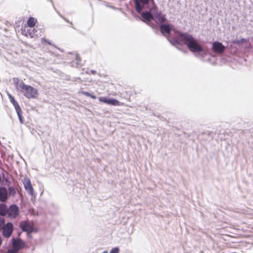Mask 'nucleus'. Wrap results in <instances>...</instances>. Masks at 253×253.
Wrapping results in <instances>:
<instances>
[{
	"instance_id": "obj_1",
	"label": "nucleus",
	"mask_w": 253,
	"mask_h": 253,
	"mask_svg": "<svg viewBox=\"0 0 253 253\" xmlns=\"http://www.w3.org/2000/svg\"><path fill=\"white\" fill-rule=\"evenodd\" d=\"M174 42L177 44L180 42L186 45L188 49L192 52H201L203 48L198 42L190 34L187 33H179V39H175Z\"/></svg>"
},
{
	"instance_id": "obj_2",
	"label": "nucleus",
	"mask_w": 253,
	"mask_h": 253,
	"mask_svg": "<svg viewBox=\"0 0 253 253\" xmlns=\"http://www.w3.org/2000/svg\"><path fill=\"white\" fill-rule=\"evenodd\" d=\"M16 88L19 90L24 95L29 99L35 98L38 94V89L25 84L23 81H20L18 79L14 80Z\"/></svg>"
},
{
	"instance_id": "obj_3",
	"label": "nucleus",
	"mask_w": 253,
	"mask_h": 253,
	"mask_svg": "<svg viewBox=\"0 0 253 253\" xmlns=\"http://www.w3.org/2000/svg\"><path fill=\"white\" fill-rule=\"evenodd\" d=\"M136 94V92L132 87H127L125 88L124 93H119V96L121 98L125 99L130 102L131 101V96Z\"/></svg>"
},
{
	"instance_id": "obj_4",
	"label": "nucleus",
	"mask_w": 253,
	"mask_h": 253,
	"mask_svg": "<svg viewBox=\"0 0 253 253\" xmlns=\"http://www.w3.org/2000/svg\"><path fill=\"white\" fill-rule=\"evenodd\" d=\"M99 102L113 106H123L124 103L120 102L114 98H108L105 97H100L98 98Z\"/></svg>"
},
{
	"instance_id": "obj_5",
	"label": "nucleus",
	"mask_w": 253,
	"mask_h": 253,
	"mask_svg": "<svg viewBox=\"0 0 253 253\" xmlns=\"http://www.w3.org/2000/svg\"><path fill=\"white\" fill-rule=\"evenodd\" d=\"M135 2L136 10L138 13H140L143 9V5L147 4L151 1L154 4V0H134Z\"/></svg>"
},
{
	"instance_id": "obj_6",
	"label": "nucleus",
	"mask_w": 253,
	"mask_h": 253,
	"mask_svg": "<svg viewBox=\"0 0 253 253\" xmlns=\"http://www.w3.org/2000/svg\"><path fill=\"white\" fill-rule=\"evenodd\" d=\"M19 211L18 207L16 205H12L7 210V214L9 217L14 218L19 214Z\"/></svg>"
},
{
	"instance_id": "obj_7",
	"label": "nucleus",
	"mask_w": 253,
	"mask_h": 253,
	"mask_svg": "<svg viewBox=\"0 0 253 253\" xmlns=\"http://www.w3.org/2000/svg\"><path fill=\"white\" fill-rule=\"evenodd\" d=\"M21 228L23 231L30 233L35 231V228L33 223L29 221H24L21 223Z\"/></svg>"
},
{
	"instance_id": "obj_8",
	"label": "nucleus",
	"mask_w": 253,
	"mask_h": 253,
	"mask_svg": "<svg viewBox=\"0 0 253 253\" xmlns=\"http://www.w3.org/2000/svg\"><path fill=\"white\" fill-rule=\"evenodd\" d=\"M3 235L6 238H8L11 235L13 231V224L8 222L6 225H4L3 228Z\"/></svg>"
},
{
	"instance_id": "obj_9",
	"label": "nucleus",
	"mask_w": 253,
	"mask_h": 253,
	"mask_svg": "<svg viewBox=\"0 0 253 253\" xmlns=\"http://www.w3.org/2000/svg\"><path fill=\"white\" fill-rule=\"evenodd\" d=\"M9 98L10 99V102L13 104L14 105L15 109L16 111V112L17 113V115L20 120L21 121V109L20 108V106L17 103V102L15 100L14 98L10 94H8Z\"/></svg>"
},
{
	"instance_id": "obj_10",
	"label": "nucleus",
	"mask_w": 253,
	"mask_h": 253,
	"mask_svg": "<svg viewBox=\"0 0 253 253\" xmlns=\"http://www.w3.org/2000/svg\"><path fill=\"white\" fill-rule=\"evenodd\" d=\"M212 49L216 53H221L225 50V47L221 42H214L212 43Z\"/></svg>"
},
{
	"instance_id": "obj_11",
	"label": "nucleus",
	"mask_w": 253,
	"mask_h": 253,
	"mask_svg": "<svg viewBox=\"0 0 253 253\" xmlns=\"http://www.w3.org/2000/svg\"><path fill=\"white\" fill-rule=\"evenodd\" d=\"M23 184L25 189L28 192V193L33 195L34 194V189L32 185L31 180L27 178H25L23 180Z\"/></svg>"
},
{
	"instance_id": "obj_12",
	"label": "nucleus",
	"mask_w": 253,
	"mask_h": 253,
	"mask_svg": "<svg viewBox=\"0 0 253 253\" xmlns=\"http://www.w3.org/2000/svg\"><path fill=\"white\" fill-rule=\"evenodd\" d=\"M25 246L24 242H23L21 239H14L12 243V247L18 252L20 249L24 248Z\"/></svg>"
},
{
	"instance_id": "obj_13",
	"label": "nucleus",
	"mask_w": 253,
	"mask_h": 253,
	"mask_svg": "<svg viewBox=\"0 0 253 253\" xmlns=\"http://www.w3.org/2000/svg\"><path fill=\"white\" fill-rule=\"evenodd\" d=\"M160 30L163 35L167 36L170 34L171 27L169 25L163 24L160 26Z\"/></svg>"
},
{
	"instance_id": "obj_14",
	"label": "nucleus",
	"mask_w": 253,
	"mask_h": 253,
	"mask_svg": "<svg viewBox=\"0 0 253 253\" xmlns=\"http://www.w3.org/2000/svg\"><path fill=\"white\" fill-rule=\"evenodd\" d=\"M7 190L4 187H0V201L5 202L7 199Z\"/></svg>"
},
{
	"instance_id": "obj_15",
	"label": "nucleus",
	"mask_w": 253,
	"mask_h": 253,
	"mask_svg": "<svg viewBox=\"0 0 253 253\" xmlns=\"http://www.w3.org/2000/svg\"><path fill=\"white\" fill-rule=\"evenodd\" d=\"M29 27L27 26L26 25L22 28L21 29L22 33L23 35L28 37L29 36L31 38L33 37L34 35V30H31L30 28H28Z\"/></svg>"
},
{
	"instance_id": "obj_16",
	"label": "nucleus",
	"mask_w": 253,
	"mask_h": 253,
	"mask_svg": "<svg viewBox=\"0 0 253 253\" xmlns=\"http://www.w3.org/2000/svg\"><path fill=\"white\" fill-rule=\"evenodd\" d=\"M37 22V19H35L34 17H30L29 18L27 21L26 26L29 27L30 28H33L35 26Z\"/></svg>"
},
{
	"instance_id": "obj_17",
	"label": "nucleus",
	"mask_w": 253,
	"mask_h": 253,
	"mask_svg": "<svg viewBox=\"0 0 253 253\" xmlns=\"http://www.w3.org/2000/svg\"><path fill=\"white\" fill-rule=\"evenodd\" d=\"M142 17L146 21H150L153 19V17L150 12H143L141 14Z\"/></svg>"
},
{
	"instance_id": "obj_18",
	"label": "nucleus",
	"mask_w": 253,
	"mask_h": 253,
	"mask_svg": "<svg viewBox=\"0 0 253 253\" xmlns=\"http://www.w3.org/2000/svg\"><path fill=\"white\" fill-rule=\"evenodd\" d=\"M155 18L160 23H164L166 21L165 15L161 13H157L154 15Z\"/></svg>"
},
{
	"instance_id": "obj_19",
	"label": "nucleus",
	"mask_w": 253,
	"mask_h": 253,
	"mask_svg": "<svg viewBox=\"0 0 253 253\" xmlns=\"http://www.w3.org/2000/svg\"><path fill=\"white\" fill-rule=\"evenodd\" d=\"M7 214V210L5 205H0V215L4 216Z\"/></svg>"
},
{
	"instance_id": "obj_20",
	"label": "nucleus",
	"mask_w": 253,
	"mask_h": 253,
	"mask_svg": "<svg viewBox=\"0 0 253 253\" xmlns=\"http://www.w3.org/2000/svg\"><path fill=\"white\" fill-rule=\"evenodd\" d=\"M81 93L86 96L90 97V98H91L92 99H95L96 98V97L95 95L91 94L88 92L83 91Z\"/></svg>"
},
{
	"instance_id": "obj_21",
	"label": "nucleus",
	"mask_w": 253,
	"mask_h": 253,
	"mask_svg": "<svg viewBox=\"0 0 253 253\" xmlns=\"http://www.w3.org/2000/svg\"><path fill=\"white\" fill-rule=\"evenodd\" d=\"M41 42L42 44L47 43L48 45H53L52 43L50 41H48L47 40L45 39L44 38H42L41 39Z\"/></svg>"
},
{
	"instance_id": "obj_22",
	"label": "nucleus",
	"mask_w": 253,
	"mask_h": 253,
	"mask_svg": "<svg viewBox=\"0 0 253 253\" xmlns=\"http://www.w3.org/2000/svg\"><path fill=\"white\" fill-rule=\"evenodd\" d=\"M74 58H75L76 60V64L77 65H80L81 62V58L78 54H74L73 55Z\"/></svg>"
},
{
	"instance_id": "obj_23",
	"label": "nucleus",
	"mask_w": 253,
	"mask_h": 253,
	"mask_svg": "<svg viewBox=\"0 0 253 253\" xmlns=\"http://www.w3.org/2000/svg\"><path fill=\"white\" fill-rule=\"evenodd\" d=\"M8 191L10 195H14L16 193L15 190L13 187H9L8 188Z\"/></svg>"
},
{
	"instance_id": "obj_24",
	"label": "nucleus",
	"mask_w": 253,
	"mask_h": 253,
	"mask_svg": "<svg viewBox=\"0 0 253 253\" xmlns=\"http://www.w3.org/2000/svg\"><path fill=\"white\" fill-rule=\"evenodd\" d=\"M4 226V219L0 218V230H1Z\"/></svg>"
},
{
	"instance_id": "obj_25",
	"label": "nucleus",
	"mask_w": 253,
	"mask_h": 253,
	"mask_svg": "<svg viewBox=\"0 0 253 253\" xmlns=\"http://www.w3.org/2000/svg\"><path fill=\"white\" fill-rule=\"evenodd\" d=\"M119 249L118 248H113L110 251V253H119Z\"/></svg>"
},
{
	"instance_id": "obj_26",
	"label": "nucleus",
	"mask_w": 253,
	"mask_h": 253,
	"mask_svg": "<svg viewBox=\"0 0 253 253\" xmlns=\"http://www.w3.org/2000/svg\"><path fill=\"white\" fill-rule=\"evenodd\" d=\"M18 251L16 250L14 248H12L11 249H9L7 251V253H17Z\"/></svg>"
},
{
	"instance_id": "obj_27",
	"label": "nucleus",
	"mask_w": 253,
	"mask_h": 253,
	"mask_svg": "<svg viewBox=\"0 0 253 253\" xmlns=\"http://www.w3.org/2000/svg\"><path fill=\"white\" fill-rule=\"evenodd\" d=\"M104 253H107V251H104Z\"/></svg>"
}]
</instances>
